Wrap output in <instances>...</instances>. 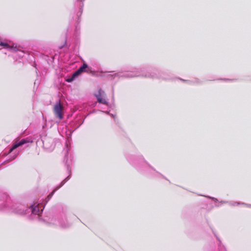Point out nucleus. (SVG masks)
<instances>
[{
	"label": "nucleus",
	"mask_w": 251,
	"mask_h": 251,
	"mask_svg": "<svg viewBox=\"0 0 251 251\" xmlns=\"http://www.w3.org/2000/svg\"><path fill=\"white\" fill-rule=\"evenodd\" d=\"M114 75L115 77L116 76L126 78L143 77L162 79L163 80H168L169 79V76L165 73L155 69L145 71L142 69H137L135 70L125 72H118L114 74Z\"/></svg>",
	"instance_id": "f257e3e1"
},
{
	"label": "nucleus",
	"mask_w": 251,
	"mask_h": 251,
	"mask_svg": "<svg viewBox=\"0 0 251 251\" xmlns=\"http://www.w3.org/2000/svg\"><path fill=\"white\" fill-rule=\"evenodd\" d=\"M126 159L129 163L139 173L146 174V172H148L147 173L152 175H154V173H155L157 175L156 176L158 175L167 179L164 176L151 168L142 155H128L126 157Z\"/></svg>",
	"instance_id": "f03ea898"
},
{
	"label": "nucleus",
	"mask_w": 251,
	"mask_h": 251,
	"mask_svg": "<svg viewBox=\"0 0 251 251\" xmlns=\"http://www.w3.org/2000/svg\"><path fill=\"white\" fill-rule=\"evenodd\" d=\"M39 204L35 205V204L31 205L28 210L30 209L32 214L40 216L43 208H41ZM12 211L20 215H23L26 213V210L24 205L21 204H15L12 205L11 207Z\"/></svg>",
	"instance_id": "7ed1b4c3"
},
{
	"label": "nucleus",
	"mask_w": 251,
	"mask_h": 251,
	"mask_svg": "<svg viewBox=\"0 0 251 251\" xmlns=\"http://www.w3.org/2000/svg\"><path fill=\"white\" fill-rule=\"evenodd\" d=\"M49 224L50 225L59 226L63 228H67L70 226V224L67 222L66 218L64 219L60 218L57 220L54 218H51L50 219Z\"/></svg>",
	"instance_id": "20e7f679"
},
{
	"label": "nucleus",
	"mask_w": 251,
	"mask_h": 251,
	"mask_svg": "<svg viewBox=\"0 0 251 251\" xmlns=\"http://www.w3.org/2000/svg\"><path fill=\"white\" fill-rule=\"evenodd\" d=\"M67 171L69 174V175L68 176H67L65 179H64L61 182V184L59 186H57L56 187L47 197V198H46V199H47V200L46 201V202H48V201H49L50 199L52 197V196L53 195L54 193L56 191H57L58 189H59L60 187H61L67 181V180L69 179V176H70L71 175V167L69 165H67Z\"/></svg>",
	"instance_id": "39448f33"
},
{
	"label": "nucleus",
	"mask_w": 251,
	"mask_h": 251,
	"mask_svg": "<svg viewBox=\"0 0 251 251\" xmlns=\"http://www.w3.org/2000/svg\"><path fill=\"white\" fill-rule=\"evenodd\" d=\"M10 202L9 196L5 193H0V210H4Z\"/></svg>",
	"instance_id": "423d86ee"
},
{
	"label": "nucleus",
	"mask_w": 251,
	"mask_h": 251,
	"mask_svg": "<svg viewBox=\"0 0 251 251\" xmlns=\"http://www.w3.org/2000/svg\"><path fill=\"white\" fill-rule=\"evenodd\" d=\"M54 112L56 117L58 118L60 120L63 119L62 110L63 106L61 105L60 101L57 102L54 106Z\"/></svg>",
	"instance_id": "0eeeda50"
},
{
	"label": "nucleus",
	"mask_w": 251,
	"mask_h": 251,
	"mask_svg": "<svg viewBox=\"0 0 251 251\" xmlns=\"http://www.w3.org/2000/svg\"><path fill=\"white\" fill-rule=\"evenodd\" d=\"M32 141L30 140L28 138H24L20 141H16L9 149V153H11L14 150L18 148L19 147L22 146L25 144L28 143H32Z\"/></svg>",
	"instance_id": "6e6552de"
},
{
	"label": "nucleus",
	"mask_w": 251,
	"mask_h": 251,
	"mask_svg": "<svg viewBox=\"0 0 251 251\" xmlns=\"http://www.w3.org/2000/svg\"><path fill=\"white\" fill-rule=\"evenodd\" d=\"M88 68V65L86 63H83V65L73 75L71 79H68V81L70 82L73 80L75 77L78 76L81 73L85 72H88L86 70Z\"/></svg>",
	"instance_id": "1a4fd4ad"
},
{
	"label": "nucleus",
	"mask_w": 251,
	"mask_h": 251,
	"mask_svg": "<svg viewBox=\"0 0 251 251\" xmlns=\"http://www.w3.org/2000/svg\"><path fill=\"white\" fill-rule=\"evenodd\" d=\"M104 94V92L102 91L101 89H100L98 91V94L96 95V97L99 102L107 105L108 102L105 100H103L102 98V96Z\"/></svg>",
	"instance_id": "9d476101"
},
{
	"label": "nucleus",
	"mask_w": 251,
	"mask_h": 251,
	"mask_svg": "<svg viewBox=\"0 0 251 251\" xmlns=\"http://www.w3.org/2000/svg\"><path fill=\"white\" fill-rule=\"evenodd\" d=\"M203 196L213 200L215 202V205L216 207H219L223 204L228 203V201H219L217 199L214 198V197L207 196Z\"/></svg>",
	"instance_id": "9b49d317"
},
{
	"label": "nucleus",
	"mask_w": 251,
	"mask_h": 251,
	"mask_svg": "<svg viewBox=\"0 0 251 251\" xmlns=\"http://www.w3.org/2000/svg\"><path fill=\"white\" fill-rule=\"evenodd\" d=\"M228 203L229 205H230L231 206H233L238 205L240 204H242V205H246L247 206H248V207H251V204H245L244 203H240V202H228Z\"/></svg>",
	"instance_id": "f8f14e48"
},
{
	"label": "nucleus",
	"mask_w": 251,
	"mask_h": 251,
	"mask_svg": "<svg viewBox=\"0 0 251 251\" xmlns=\"http://www.w3.org/2000/svg\"><path fill=\"white\" fill-rule=\"evenodd\" d=\"M2 48L12 49L7 43L3 42L0 40V49Z\"/></svg>",
	"instance_id": "ddd939ff"
},
{
	"label": "nucleus",
	"mask_w": 251,
	"mask_h": 251,
	"mask_svg": "<svg viewBox=\"0 0 251 251\" xmlns=\"http://www.w3.org/2000/svg\"><path fill=\"white\" fill-rule=\"evenodd\" d=\"M18 152H14L13 155L12 156H11L10 157V158L9 159H8L7 160H6V161L10 162V161L14 160L18 156Z\"/></svg>",
	"instance_id": "4468645a"
},
{
	"label": "nucleus",
	"mask_w": 251,
	"mask_h": 251,
	"mask_svg": "<svg viewBox=\"0 0 251 251\" xmlns=\"http://www.w3.org/2000/svg\"><path fill=\"white\" fill-rule=\"evenodd\" d=\"M86 70H88V72H86L87 73H91L92 72V68H90L88 66V68L86 69Z\"/></svg>",
	"instance_id": "2eb2a0df"
},
{
	"label": "nucleus",
	"mask_w": 251,
	"mask_h": 251,
	"mask_svg": "<svg viewBox=\"0 0 251 251\" xmlns=\"http://www.w3.org/2000/svg\"><path fill=\"white\" fill-rule=\"evenodd\" d=\"M221 251H226V250L224 247H222L221 249Z\"/></svg>",
	"instance_id": "dca6fc26"
},
{
	"label": "nucleus",
	"mask_w": 251,
	"mask_h": 251,
	"mask_svg": "<svg viewBox=\"0 0 251 251\" xmlns=\"http://www.w3.org/2000/svg\"><path fill=\"white\" fill-rule=\"evenodd\" d=\"M37 82V80H36L34 82V84H36Z\"/></svg>",
	"instance_id": "f3484780"
},
{
	"label": "nucleus",
	"mask_w": 251,
	"mask_h": 251,
	"mask_svg": "<svg viewBox=\"0 0 251 251\" xmlns=\"http://www.w3.org/2000/svg\"><path fill=\"white\" fill-rule=\"evenodd\" d=\"M105 113H107V114H108L109 112L108 111H106Z\"/></svg>",
	"instance_id": "a211bd4d"
}]
</instances>
